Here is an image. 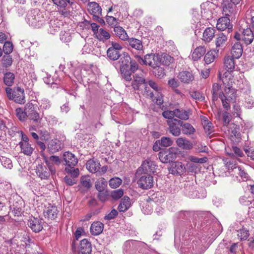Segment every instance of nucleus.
Listing matches in <instances>:
<instances>
[{
    "label": "nucleus",
    "mask_w": 254,
    "mask_h": 254,
    "mask_svg": "<svg viewBox=\"0 0 254 254\" xmlns=\"http://www.w3.org/2000/svg\"><path fill=\"white\" fill-rule=\"evenodd\" d=\"M202 124L203 125L205 132L207 136L211 137L212 133L214 132L212 124L210 122L206 117H204Z\"/></svg>",
    "instance_id": "obj_36"
},
{
    "label": "nucleus",
    "mask_w": 254,
    "mask_h": 254,
    "mask_svg": "<svg viewBox=\"0 0 254 254\" xmlns=\"http://www.w3.org/2000/svg\"><path fill=\"white\" fill-rule=\"evenodd\" d=\"M223 160L224 164H225L226 167L227 168L228 170H233L237 168V163L235 160H231L228 158L223 159Z\"/></svg>",
    "instance_id": "obj_51"
},
{
    "label": "nucleus",
    "mask_w": 254,
    "mask_h": 254,
    "mask_svg": "<svg viewBox=\"0 0 254 254\" xmlns=\"http://www.w3.org/2000/svg\"><path fill=\"white\" fill-rule=\"evenodd\" d=\"M104 229V224L99 221L93 222L90 227V232L92 235L97 236L100 234Z\"/></svg>",
    "instance_id": "obj_24"
},
{
    "label": "nucleus",
    "mask_w": 254,
    "mask_h": 254,
    "mask_svg": "<svg viewBox=\"0 0 254 254\" xmlns=\"http://www.w3.org/2000/svg\"><path fill=\"white\" fill-rule=\"evenodd\" d=\"M0 160L3 166L5 168L10 169L13 167L12 161L9 158L1 156L0 157Z\"/></svg>",
    "instance_id": "obj_52"
},
{
    "label": "nucleus",
    "mask_w": 254,
    "mask_h": 254,
    "mask_svg": "<svg viewBox=\"0 0 254 254\" xmlns=\"http://www.w3.org/2000/svg\"><path fill=\"white\" fill-rule=\"evenodd\" d=\"M63 143L61 140L57 138L52 139L48 144V149L51 153H55L62 149Z\"/></svg>",
    "instance_id": "obj_18"
},
{
    "label": "nucleus",
    "mask_w": 254,
    "mask_h": 254,
    "mask_svg": "<svg viewBox=\"0 0 254 254\" xmlns=\"http://www.w3.org/2000/svg\"><path fill=\"white\" fill-rule=\"evenodd\" d=\"M35 173L36 175L41 180H47L50 178L51 174V170L46 166L43 164H39L36 166L35 169Z\"/></svg>",
    "instance_id": "obj_13"
},
{
    "label": "nucleus",
    "mask_w": 254,
    "mask_h": 254,
    "mask_svg": "<svg viewBox=\"0 0 254 254\" xmlns=\"http://www.w3.org/2000/svg\"><path fill=\"white\" fill-rule=\"evenodd\" d=\"M14 78V74L12 72H8L4 75L3 82L6 85L10 86L13 84Z\"/></svg>",
    "instance_id": "obj_44"
},
{
    "label": "nucleus",
    "mask_w": 254,
    "mask_h": 254,
    "mask_svg": "<svg viewBox=\"0 0 254 254\" xmlns=\"http://www.w3.org/2000/svg\"><path fill=\"white\" fill-rule=\"evenodd\" d=\"M26 21L30 26L39 28L44 23L45 18L39 9H35L27 13Z\"/></svg>",
    "instance_id": "obj_4"
},
{
    "label": "nucleus",
    "mask_w": 254,
    "mask_h": 254,
    "mask_svg": "<svg viewBox=\"0 0 254 254\" xmlns=\"http://www.w3.org/2000/svg\"><path fill=\"white\" fill-rule=\"evenodd\" d=\"M235 7L231 2L224 3L223 6V14L225 16L229 17L234 14Z\"/></svg>",
    "instance_id": "obj_38"
},
{
    "label": "nucleus",
    "mask_w": 254,
    "mask_h": 254,
    "mask_svg": "<svg viewBox=\"0 0 254 254\" xmlns=\"http://www.w3.org/2000/svg\"><path fill=\"white\" fill-rule=\"evenodd\" d=\"M44 222L42 219L31 217L28 221L27 225L35 233L40 232L43 228Z\"/></svg>",
    "instance_id": "obj_12"
},
{
    "label": "nucleus",
    "mask_w": 254,
    "mask_h": 254,
    "mask_svg": "<svg viewBox=\"0 0 254 254\" xmlns=\"http://www.w3.org/2000/svg\"><path fill=\"white\" fill-rule=\"evenodd\" d=\"M131 62V58L127 53H124L123 57H121L119 63L120 71H124L129 68V64Z\"/></svg>",
    "instance_id": "obj_22"
},
{
    "label": "nucleus",
    "mask_w": 254,
    "mask_h": 254,
    "mask_svg": "<svg viewBox=\"0 0 254 254\" xmlns=\"http://www.w3.org/2000/svg\"><path fill=\"white\" fill-rule=\"evenodd\" d=\"M16 116L21 121H24L27 117V114L26 113V107L24 111L21 108H17L16 109Z\"/></svg>",
    "instance_id": "obj_54"
},
{
    "label": "nucleus",
    "mask_w": 254,
    "mask_h": 254,
    "mask_svg": "<svg viewBox=\"0 0 254 254\" xmlns=\"http://www.w3.org/2000/svg\"><path fill=\"white\" fill-rule=\"evenodd\" d=\"M233 57L227 56L225 57L224 59V66L228 72H232L235 68V62Z\"/></svg>",
    "instance_id": "obj_34"
},
{
    "label": "nucleus",
    "mask_w": 254,
    "mask_h": 254,
    "mask_svg": "<svg viewBox=\"0 0 254 254\" xmlns=\"http://www.w3.org/2000/svg\"><path fill=\"white\" fill-rule=\"evenodd\" d=\"M216 27L218 30L221 31L227 29V32H230L232 30V25L230 24L229 17L224 16L219 18Z\"/></svg>",
    "instance_id": "obj_14"
},
{
    "label": "nucleus",
    "mask_w": 254,
    "mask_h": 254,
    "mask_svg": "<svg viewBox=\"0 0 254 254\" xmlns=\"http://www.w3.org/2000/svg\"><path fill=\"white\" fill-rule=\"evenodd\" d=\"M26 113L27 114V118L37 124V127L39 126L42 120L39 113L36 110L32 103H28L26 106Z\"/></svg>",
    "instance_id": "obj_8"
},
{
    "label": "nucleus",
    "mask_w": 254,
    "mask_h": 254,
    "mask_svg": "<svg viewBox=\"0 0 254 254\" xmlns=\"http://www.w3.org/2000/svg\"><path fill=\"white\" fill-rule=\"evenodd\" d=\"M109 193L107 190L98 191L97 197L101 202H105L108 199Z\"/></svg>",
    "instance_id": "obj_53"
},
{
    "label": "nucleus",
    "mask_w": 254,
    "mask_h": 254,
    "mask_svg": "<svg viewBox=\"0 0 254 254\" xmlns=\"http://www.w3.org/2000/svg\"><path fill=\"white\" fill-rule=\"evenodd\" d=\"M137 181L138 186L142 189H148L153 186V177L151 175H140Z\"/></svg>",
    "instance_id": "obj_10"
},
{
    "label": "nucleus",
    "mask_w": 254,
    "mask_h": 254,
    "mask_svg": "<svg viewBox=\"0 0 254 254\" xmlns=\"http://www.w3.org/2000/svg\"><path fill=\"white\" fill-rule=\"evenodd\" d=\"M236 96L237 91L232 86H225L224 92L219 93V97L224 109L227 111L230 109V104L231 102H235Z\"/></svg>",
    "instance_id": "obj_2"
},
{
    "label": "nucleus",
    "mask_w": 254,
    "mask_h": 254,
    "mask_svg": "<svg viewBox=\"0 0 254 254\" xmlns=\"http://www.w3.org/2000/svg\"><path fill=\"white\" fill-rule=\"evenodd\" d=\"M114 31L116 36L123 41L127 40L129 38L126 31L121 26H115L114 27Z\"/></svg>",
    "instance_id": "obj_32"
},
{
    "label": "nucleus",
    "mask_w": 254,
    "mask_h": 254,
    "mask_svg": "<svg viewBox=\"0 0 254 254\" xmlns=\"http://www.w3.org/2000/svg\"><path fill=\"white\" fill-rule=\"evenodd\" d=\"M88 10L93 15V18L99 15H102V8L96 2L89 3Z\"/></svg>",
    "instance_id": "obj_21"
},
{
    "label": "nucleus",
    "mask_w": 254,
    "mask_h": 254,
    "mask_svg": "<svg viewBox=\"0 0 254 254\" xmlns=\"http://www.w3.org/2000/svg\"><path fill=\"white\" fill-rule=\"evenodd\" d=\"M122 77L127 82H129L131 78V71L129 68L124 69V71H120Z\"/></svg>",
    "instance_id": "obj_55"
},
{
    "label": "nucleus",
    "mask_w": 254,
    "mask_h": 254,
    "mask_svg": "<svg viewBox=\"0 0 254 254\" xmlns=\"http://www.w3.org/2000/svg\"><path fill=\"white\" fill-rule=\"evenodd\" d=\"M155 55L154 54H147L144 56V59L142 58L139 56H136V58L138 59V61L140 63L146 64L149 65L152 67H153L154 65V63H153V61L155 59Z\"/></svg>",
    "instance_id": "obj_23"
},
{
    "label": "nucleus",
    "mask_w": 254,
    "mask_h": 254,
    "mask_svg": "<svg viewBox=\"0 0 254 254\" xmlns=\"http://www.w3.org/2000/svg\"><path fill=\"white\" fill-rule=\"evenodd\" d=\"M133 80L131 82V86L135 90H141L143 94L147 97L152 98L154 97L153 92L150 90L147 86V82L146 81L143 74L139 72L133 75Z\"/></svg>",
    "instance_id": "obj_1"
},
{
    "label": "nucleus",
    "mask_w": 254,
    "mask_h": 254,
    "mask_svg": "<svg viewBox=\"0 0 254 254\" xmlns=\"http://www.w3.org/2000/svg\"><path fill=\"white\" fill-rule=\"evenodd\" d=\"M106 20L109 25L114 26V27L115 26H118L117 25L119 23V20L112 16L107 15L106 17Z\"/></svg>",
    "instance_id": "obj_60"
},
{
    "label": "nucleus",
    "mask_w": 254,
    "mask_h": 254,
    "mask_svg": "<svg viewBox=\"0 0 254 254\" xmlns=\"http://www.w3.org/2000/svg\"><path fill=\"white\" fill-rule=\"evenodd\" d=\"M185 167L180 162H174L171 164L169 172L172 174L181 175L185 172Z\"/></svg>",
    "instance_id": "obj_19"
},
{
    "label": "nucleus",
    "mask_w": 254,
    "mask_h": 254,
    "mask_svg": "<svg viewBox=\"0 0 254 254\" xmlns=\"http://www.w3.org/2000/svg\"><path fill=\"white\" fill-rule=\"evenodd\" d=\"M216 53L215 51H208L204 56V60L206 64H209L213 62L216 58Z\"/></svg>",
    "instance_id": "obj_46"
},
{
    "label": "nucleus",
    "mask_w": 254,
    "mask_h": 254,
    "mask_svg": "<svg viewBox=\"0 0 254 254\" xmlns=\"http://www.w3.org/2000/svg\"><path fill=\"white\" fill-rule=\"evenodd\" d=\"M153 72L154 75L159 78H161L165 75L164 68L159 66H153Z\"/></svg>",
    "instance_id": "obj_48"
},
{
    "label": "nucleus",
    "mask_w": 254,
    "mask_h": 254,
    "mask_svg": "<svg viewBox=\"0 0 254 254\" xmlns=\"http://www.w3.org/2000/svg\"><path fill=\"white\" fill-rule=\"evenodd\" d=\"M181 126V130L182 131V132L185 134L190 135L193 134L195 131V128L191 124L188 123H184V122L182 121V124Z\"/></svg>",
    "instance_id": "obj_42"
},
{
    "label": "nucleus",
    "mask_w": 254,
    "mask_h": 254,
    "mask_svg": "<svg viewBox=\"0 0 254 254\" xmlns=\"http://www.w3.org/2000/svg\"><path fill=\"white\" fill-rule=\"evenodd\" d=\"M80 182L82 186L87 189L90 188L92 186L90 179L86 177H82Z\"/></svg>",
    "instance_id": "obj_64"
},
{
    "label": "nucleus",
    "mask_w": 254,
    "mask_h": 254,
    "mask_svg": "<svg viewBox=\"0 0 254 254\" xmlns=\"http://www.w3.org/2000/svg\"><path fill=\"white\" fill-rule=\"evenodd\" d=\"M63 160L65 165L73 168L77 163V159L74 154L69 152H65L63 155Z\"/></svg>",
    "instance_id": "obj_17"
},
{
    "label": "nucleus",
    "mask_w": 254,
    "mask_h": 254,
    "mask_svg": "<svg viewBox=\"0 0 254 254\" xmlns=\"http://www.w3.org/2000/svg\"><path fill=\"white\" fill-rule=\"evenodd\" d=\"M95 187L98 191L106 190L107 182L104 178H101L95 182Z\"/></svg>",
    "instance_id": "obj_43"
},
{
    "label": "nucleus",
    "mask_w": 254,
    "mask_h": 254,
    "mask_svg": "<svg viewBox=\"0 0 254 254\" xmlns=\"http://www.w3.org/2000/svg\"><path fill=\"white\" fill-rule=\"evenodd\" d=\"M215 30L211 27L206 28L203 33L202 40L205 43L210 42L214 38Z\"/></svg>",
    "instance_id": "obj_29"
},
{
    "label": "nucleus",
    "mask_w": 254,
    "mask_h": 254,
    "mask_svg": "<svg viewBox=\"0 0 254 254\" xmlns=\"http://www.w3.org/2000/svg\"><path fill=\"white\" fill-rule=\"evenodd\" d=\"M59 22L58 20H51L49 23V31L52 34L55 33L60 30V27L58 26Z\"/></svg>",
    "instance_id": "obj_50"
},
{
    "label": "nucleus",
    "mask_w": 254,
    "mask_h": 254,
    "mask_svg": "<svg viewBox=\"0 0 254 254\" xmlns=\"http://www.w3.org/2000/svg\"><path fill=\"white\" fill-rule=\"evenodd\" d=\"M242 40L247 45L252 43L254 40V34L250 28L244 29L242 33Z\"/></svg>",
    "instance_id": "obj_28"
},
{
    "label": "nucleus",
    "mask_w": 254,
    "mask_h": 254,
    "mask_svg": "<svg viewBox=\"0 0 254 254\" xmlns=\"http://www.w3.org/2000/svg\"><path fill=\"white\" fill-rule=\"evenodd\" d=\"M124 195L123 190L120 189L117 190H113L111 192V196L113 199L117 200L120 199Z\"/></svg>",
    "instance_id": "obj_58"
},
{
    "label": "nucleus",
    "mask_w": 254,
    "mask_h": 254,
    "mask_svg": "<svg viewBox=\"0 0 254 254\" xmlns=\"http://www.w3.org/2000/svg\"><path fill=\"white\" fill-rule=\"evenodd\" d=\"M122 46L118 43L112 42L111 47L107 51V55L108 58L112 61H116L121 57V51Z\"/></svg>",
    "instance_id": "obj_6"
},
{
    "label": "nucleus",
    "mask_w": 254,
    "mask_h": 254,
    "mask_svg": "<svg viewBox=\"0 0 254 254\" xmlns=\"http://www.w3.org/2000/svg\"><path fill=\"white\" fill-rule=\"evenodd\" d=\"M122 183V180L118 177L111 179L109 182L110 187L113 189L118 188Z\"/></svg>",
    "instance_id": "obj_49"
},
{
    "label": "nucleus",
    "mask_w": 254,
    "mask_h": 254,
    "mask_svg": "<svg viewBox=\"0 0 254 254\" xmlns=\"http://www.w3.org/2000/svg\"><path fill=\"white\" fill-rule=\"evenodd\" d=\"M157 58L159 60V63L164 65H169L173 62V57L167 54H163L157 57Z\"/></svg>",
    "instance_id": "obj_41"
},
{
    "label": "nucleus",
    "mask_w": 254,
    "mask_h": 254,
    "mask_svg": "<svg viewBox=\"0 0 254 254\" xmlns=\"http://www.w3.org/2000/svg\"><path fill=\"white\" fill-rule=\"evenodd\" d=\"M78 252L81 254H91L92 252L91 243L86 239L80 241L78 247Z\"/></svg>",
    "instance_id": "obj_16"
},
{
    "label": "nucleus",
    "mask_w": 254,
    "mask_h": 254,
    "mask_svg": "<svg viewBox=\"0 0 254 254\" xmlns=\"http://www.w3.org/2000/svg\"><path fill=\"white\" fill-rule=\"evenodd\" d=\"M178 77L180 81L184 83H189L193 80V76L191 72L188 71L180 72Z\"/></svg>",
    "instance_id": "obj_26"
},
{
    "label": "nucleus",
    "mask_w": 254,
    "mask_h": 254,
    "mask_svg": "<svg viewBox=\"0 0 254 254\" xmlns=\"http://www.w3.org/2000/svg\"><path fill=\"white\" fill-rule=\"evenodd\" d=\"M155 167L156 165L153 161L147 159L142 163L141 166L137 170L135 176L137 177L142 174L150 175L151 173L154 172Z\"/></svg>",
    "instance_id": "obj_5"
},
{
    "label": "nucleus",
    "mask_w": 254,
    "mask_h": 254,
    "mask_svg": "<svg viewBox=\"0 0 254 254\" xmlns=\"http://www.w3.org/2000/svg\"><path fill=\"white\" fill-rule=\"evenodd\" d=\"M44 81L47 84H51L53 88H57V85L59 84L60 80L56 79H55L51 75H48L47 77L44 78Z\"/></svg>",
    "instance_id": "obj_47"
},
{
    "label": "nucleus",
    "mask_w": 254,
    "mask_h": 254,
    "mask_svg": "<svg viewBox=\"0 0 254 254\" xmlns=\"http://www.w3.org/2000/svg\"><path fill=\"white\" fill-rule=\"evenodd\" d=\"M177 145L184 149L187 150L191 149L193 147L192 143L188 139L185 137H179L176 140Z\"/></svg>",
    "instance_id": "obj_25"
},
{
    "label": "nucleus",
    "mask_w": 254,
    "mask_h": 254,
    "mask_svg": "<svg viewBox=\"0 0 254 254\" xmlns=\"http://www.w3.org/2000/svg\"><path fill=\"white\" fill-rule=\"evenodd\" d=\"M131 206L130 199L127 196H125L121 200L118 206V210L120 212H125Z\"/></svg>",
    "instance_id": "obj_31"
},
{
    "label": "nucleus",
    "mask_w": 254,
    "mask_h": 254,
    "mask_svg": "<svg viewBox=\"0 0 254 254\" xmlns=\"http://www.w3.org/2000/svg\"><path fill=\"white\" fill-rule=\"evenodd\" d=\"M177 157V153L173 148H169L165 151L160 152L159 153V158L160 160L164 163H168L173 162Z\"/></svg>",
    "instance_id": "obj_11"
},
{
    "label": "nucleus",
    "mask_w": 254,
    "mask_h": 254,
    "mask_svg": "<svg viewBox=\"0 0 254 254\" xmlns=\"http://www.w3.org/2000/svg\"><path fill=\"white\" fill-rule=\"evenodd\" d=\"M21 148V152L25 155L30 156L34 149L31 147V144L29 142H19V143Z\"/></svg>",
    "instance_id": "obj_40"
},
{
    "label": "nucleus",
    "mask_w": 254,
    "mask_h": 254,
    "mask_svg": "<svg viewBox=\"0 0 254 254\" xmlns=\"http://www.w3.org/2000/svg\"><path fill=\"white\" fill-rule=\"evenodd\" d=\"M227 40V38L224 34V33H220L218 35V37L216 38L215 44L216 48H218L217 50L218 52L219 49L222 50L224 47V44Z\"/></svg>",
    "instance_id": "obj_39"
},
{
    "label": "nucleus",
    "mask_w": 254,
    "mask_h": 254,
    "mask_svg": "<svg viewBox=\"0 0 254 254\" xmlns=\"http://www.w3.org/2000/svg\"><path fill=\"white\" fill-rule=\"evenodd\" d=\"M128 48H132L138 52V54L144 52L142 41L135 38H129L127 40Z\"/></svg>",
    "instance_id": "obj_15"
},
{
    "label": "nucleus",
    "mask_w": 254,
    "mask_h": 254,
    "mask_svg": "<svg viewBox=\"0 0 254 254\" xmlns=\"http://www.w3.org/2000/svg\"><path fill=\"white\" fill-rule=\"evenodd\" d=\"M86 168L92 173L98 172L100 169V163L99 161L94 159L89 160L86 164Z\"/></svg>",
    "instance_id": "obj_27"
},
{
    "label": "nucleus",
    "mask_w": 254,
    "mask_h": 254,
    "mask_svg": "<svg viewBox=\"0 0 254 254\" xmlns=\"http://www.w3.org/2000/svg\"><path fill=\"white\" fill-rule=\"evenodd\" d=\"M24 202L22 200L20 199L13 203L10 208L14 216H20L23 212Z\"/></svg>",
    "instance_id": "obj_20"
},
{
    "label": "nucleus",
    "mask_w": 254,
    "mask_h": 254,
    "mask_svg": "<svg viewBox=\"0 0 254 254\" xmlns=\"http://www.w3.org/2000/svg\"><path fill=\"white\" fill-rule=\"evenodd\" d=\"M57 207L55 206H49L44 210L43 214L45 217L51 219H55L58 214Z\"/></svg>",
    "instance_id": "obj_30"
},
{
    "label": "nucleus",
    "mask_w": 254,
    "mask_h": 254,
    "mask_svg": "<svg viewBox=\"0 0 254 254\" xmlns=\"http://www.w3.org/2000/svg\"><path fill=\"white\" fill-rule=\"evenodd\" d=\"M13 45L10 42H5L3 47V51L5 55H9L12 52Z\"/></svg>",
    "instance_id": "obj_57"
},
{
    "label": "nucleus",
    "mask_w": 254,
    "mask_h": 254,
    "mask_svg": "<svg viewBox=\"0 0 254 254\" xmlns=\"http://www.w3.org/2000/svg\"><path fill=\"white\" fill-rule=\"evenodd\" d=\"M192 213L189 211H181L179 212L178 217L182 220H188L192 215Z\"/></svg>",
    "instance_id": "obj_61"
},
{
    "label": "nucleus",
    "mask_w": 254,
    "mask_h": 254,
    "mask_svg": "<svg viewBox=\"0 0 254 254\" xmlns=\"http://www.w3.org/2000/svg\"><path fill=\"white\" fill-rule=\"evenodd\" d=\"M54 3L57 5L59 7H66L67 3H68L71 5L73 4V2L70 1V0H52Z\"/></svg>",
    "instance_id": "obj_56"
},
{
    "label": "nucleus",
    "mask_w": 254,
    "mask_h": 254,
    "mask_svg": "<svg viewBox=\"0 0 254 254\" xmlns=\"http://www.w3.org/2000/svg\"><path fill=\"white\" fill-rule=\"evenodd\" d=\"M167 124L169 126V132L175 136H178L181 133L182 121L174 119L172 120H168Z\"/></svg>",
    "instance_id": "obj_9"
},
{
    "label": "nucleus",
    "mask_w": 254,
    "mask_h": 254,
    "mask_svg": "<svg viewBox=\"0 0 254 254\" xmlns=\"http://www.w3.org/2000/svg\"><path fill=\"white\" fill-rule=\"evenodd\" d=\"M159 141L160 142L161 146L164 147L171 146L173 143L171 139L168 137H162Z\"/></svg>",
    "instance_id": "obj_59"
},
{
    "label": "nucleus",
    "mask_w": 254,
    "mask_h": 254,
    "mask_svg": "<svg viewBox=\"0 0 254 254\" xmlns=\"http://www.w3.org/2000/svg\"><path fill=\"white\" fill-rule=\"evenodd\" d=\"M43 161L48 168L51 170L52 174H55L56 170L54 165L59 166L62 162L61 159L58 156L52 155L49 157H47L45 154H42Z\"/></svg>",
    "instance_id": "obj_7"
},
{
    "label": "nucleus",
    "mask_w": 254,
    "mask_h": 254,
    "mask_svg": "<svg viewBox=\"0 0 254 254\" xmlns=\"http://www.w3.org/2000/svg\"><path fill=\"white\" fill-rule=\"evenodd\" d=\"M5 92L7 97L10 100H13L18 104H22L25 102L24 90L19 86L13 87V89L6 87Z\"/></svg>",
    "instance_id": "obj_3"
},
{
    "label": "nucleus",
    "mask_w": 254,
    "mask_h": 254,
    "mask_svg": "<svg viewBox=\"0 0 254 254\" xmlns=\"http://www.w3.org/2000/svg\"><path fill=\"white\" fill-rule=\"evenodd\" d=\"M190 96L194 99L202 101L204 99V96L202 93L199 91H193L190 93Z\"/></svg>",
    "instance_id": "obj_63"
},
{
    "label": "nucleus",
    "mask_w": 254,
    "mask_h": 254,
    "mask_svg": "<svg viewBox=\"0 0 254 254\" xmlns=\"http://www.w3.org/2000/svg\"><path fill=\"white\" fill-rule=\"evenodd\" d=\"M205 52V48L204 46L197 47L191 55L192 59L194 61L198 60L204 55Z\"/></svg>",
    "instance_id": "obj_37"
},
{
    "label": "nucleus",
    "mask_w": 254,
    "mask_h": 254,
    "mask_svg": "<svg viewBox=\"0 0 254 254\" xmlns=\"http://www.w3.org/2000/svg\"><path fill=\"white\" fill-rule=\"evenodd\" d=\"M38 103L40 105V109L43 112L44 110H48L50 109L51 107V102L47 98H44L40 100ZM44 115V113L43 112V115Z\"/></svg>",
    "instance_id": "obj_45"
},
{
    "label": "nucleus",
    "mask_w": 254,
    "mask_h": 254,
    "mask_svg": "<svg viewBox=\"0 0 254 254\" xmlns=\"http://www.w3.org/2000/svg\"><path fill=\"white\" fill-rule=\"evenodd\" d=\"M243 51L242 44L239 42H236L232 48L231 54L232 57L235 59H239L242 56Z\"/></svg>",
    "instance_id": "obj_33"
},
{
    "label": "nucleus",
    "mask_w": 254,
    "mask_h": 254,
    "mask_svg": "<svg viewBox=\"0 0 254 254\" xmlns=\"http://www.w3.org/2000/svg\"><path fill=\"white\" fill-rule=\"evenodd\" d=\"M232 140L236 142H239L241 140V134L238 130L235 128L232 130Z\"/></svg>",
    "instance_id": "obj_62"
},
{
    "label": "nucleus",
    "mask_w": 254,
    "mask_h": 254,
    "mask_svg": "<svg viewBox=\"0 0 254 254\" xmlns=\"http://www.w3.org/2000/svg\"><path fill=\"white\" fill-rule=\"evenodd\" d=\"M175 117L180 119V120H188L190 117V111H186L183 109H176L175 110Z\"/></svg>",
    "instance_id": "obj_35"
}]
</instances>
